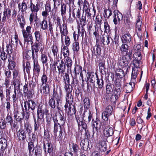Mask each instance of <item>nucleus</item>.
I'll list each match as a JSON object with an SVG mask.
<instances>
[{"instance_id":"24","label":"nucleus","mask_w":156,"mask_h":156,"mask_svg":"<svg viewBox=\"0 0 156 156\" xmlns=\"http://www.w3.org/2000/svg\"><path fill=\"white\" fill-rule=\"evenodd\" d=\"M34 66H33V72L34 73L37 74L38 75L40 73V71L41 67L38 64L37 61L35 62L34 60Z\"/></svg>"},{"instance_id":"62","label":"nucleus","mask_w":156,"mask_h":156,"mask_svg":"<svg viewBox=\"0 0 156 156\" xmlns=\"http://www.w3.org/2000/svg\"><path fill=\"white\" fill-rule=\"evenodd\" d=\"M6 127V123L5 120L0 118V128L4 129Z\"/></svg>"},{"instance_id":"30","label":"nucleus","mask_w":156,"mask_h":156,"mask_svg":"<svg viewBox=\"0 0 156 156\" xmlns=\"http://www.w3.org/2000/svg\"><path fill=\"white\" fill-rule=\"evenodd\" d=\"M34 131H38L41 129L40 126L41 120L37 119V120H36L35 118H34Z\"/></svg>"},{"instance_id":"34","label":"nucleus","mask_w":156,"mask_h":156,"mask_svg":"<svg viewBox=\"0 0 156 156\" xmlns=\"http://www.w3.org/2000/svg\"><path fill=\"white\" fill-rule=\"evenodd\" d=\"M116 76V78L122 79L124 76V71L121 69H117L115 71Z\"/></svg>"},{"instance_id":"22","label":"nucleus","mask_w":156,"mask_h":156,"mask_svg":"<svg viewBox=\"0 0 156 156\" xmlns=\"http://www.w3.org/2000/svg\"><path fill=\"white\" fill-rule=\"evenodd\" d=\"M80 145L82 149L85 151H88L90 149L89 147V141L88 140H83L81 141Z\"/></svg>"},{"instance_id":"29","label":"nucleus","mask_w":156,"mask_h":156,"mask_svg":"<svg viewBox=\"0 0 156 156\" xmlns=\"http://www.w3.org/2000/svg\"><path fill=\"white\" fill-rule=\"evenodd\" d=\"M75 118L77 123H78L83 120L85 116V112H84L83 115L81 113L79 112L77 115H75Z\"/></svg>"},{"instance_id":"48","label":"nucleus","mask_w":156,"mask_h":156,"mask_svg":"<svg viewBox=\"0 0 156 156\" xmlns=\"http://www.w3.org/2000/svg\"><path fill=\"white\" fill-rule=\"evenodd\" d=\"M113 86L111 83H108L106 87V92L107 94H111L113 91Z\"/></svg>"},{"instance_id":"53","label":"nucleus","mask_w":156,"mask_h":156,"mask_svg":"<svg viewBox=\"0 0 156 156\" xmlns=\"http://www.w3.org/2000/svg\"><path fill=\"white\" fill-rule=\"evenodd\" d=\"M6 123H9L11 126H12L13 120L12 116L10 115H8L6 117V120L5 121Z\"/></svg>"},{"instance_id":"56","label":"nucleus","mask_w":156,"mask_h":156,"mask_svg":"<svg viewBox=\"0 0 156 156\" xmlns=\"http://www.w3.org/2000/svg\"><path fill=\"white\" fill-rule=\"evenodd\" d=\"M80 48L79 43L76 41L74 42L72 44V49L74 51L77 52Z\"/></svg>"},{"instance_id":"44","label":"nucleus","mask_w":156,"mask_h":156,"mask_svg":"<svg viewBox=\"0 0 156 156\" xmlns=\"http://www.w3.org/2000/svg\"><path fill=\"white\" fill-rule=\"evenodd\" d=\"M112 14V12L111 10L109 9H106L104 10V16L105 18L108 19Z\"/></svg>"},{"instance_id":"21","label":"nucleus","mask_w":156,"mask_h":156,"mask_svg":"<svg viewBox=\"0 0 156 156\" xmlns=\"http://www.w3.org/2000/svg\"><path fill=\"white\" fill-rule=\"evenodd\" d=\"M92 55H94L95 56L99 55L101 53V48L100 45L98 44H96L92 50Z\"/></svg>"},{"instance_id":"6","label":"nucleus","mask_w":156,"mask_h":156,"mask_svg":"<svg viewBox=\"0 0 156 156\" xmlns=\"http://www.w3.org/2000/svg\"><path fill=\"white\" fill-rule=\"evenodd\" d=\"M93 13L92 14L90 11V10L85 11V13H83L82 16L80 19V24L82 26H84L86 23V16H87V21L88 22L90 23L91 21V17L93 16L94 17L95 16L96 14V11L95 9L93 8Z\"/></svg>"},{"instance_id":"16","label":"nucleus","mask_w":156,"mask_h":156,"mask_svg":"<svg viewBox=\"0 0 156 156\" xmlns=\"http://www.w3.org/2000/svg\"><path fill=\"white\" fill-rule=\"evenodd\" d=\"M129 62L127 61L122 58L120 59L119 61V64L120 67L122 68L126 67V70H128V68H130V67L128 66Z\"/></svg>"},{"instance_id":"2","label":"nucleus","mask_w":156,"mask_h":156,"mask_svg":"<svg viewBox=\"0 0 156 156\" xmlns=\"http://www.w3.org/2000/svg\"><path fill=\"white\" fill-rule=\"evenodd\" d=\"M51 50L55 58L54 63L52 64V66H54L55 68L56 67L58 68L59 73H62L65 69V64L62 60L60 61L58 58V48L55 45H53L51 48Z\"/></svg>"},{"instance_id":"58","label":"nucleus","mask_w":156,"mask_h":156,"mask_svg":"<svg viewBox=\"0 0 156 156\" xmlns=\"http://www.w3.org/2000/svg\"><path fill=\"white\" fill-rule=\"evenodd\" d=\"M18 111H16L14 113V117L16 121L20 123L22 122L23 118L20 116H17Z\"/></svg>"},{"instance_id":"39","label":"nucleus","mask_w":156,"mask_h":156,"mask_svg":"<svg viewBox=\"0 0 156 156\" xmlns=\"http://www.w3.org/2000/svg\"><path fill=\"white\" fill-rule=\"evenodd\" d=\"M43 91L44 94L46 95L49 92V87L48 84H45V86L41 87V91Z\"/></svg>"},{"instance_id":"7","label":"nucleus","mask_w":156,"mask_h":156,"mask_svg":"<svg viewBox=\"0 0 156 156\" xmlns=\"http://www.w3.org/2000/svg\"><path fill=\"white\" fill-rule=\"evenodd\" d=\"M24 103L25 110L30 111L31 110L32 113L34 112L37 105L34 100L30 98L25 99L24 100Z\"/></svg>"},{"instance_id":"59","label":"nucleus","mask_w":156,"mask_h":156,"mask_svg":"<svg viewBox=\"0 0 156 156\" xmlns=\"http://www.w3.org/2000/svg\"><path fill=\"white\" fill-rule=\"evenodd\" d=\"M34 35L36 41H39L41 39L42 36L39 31H35L34 32Z\"/></svg>"},{"instance_id":"52","label":"nucleus","mask_w":156,"mask_h":156,"mask_svg":"<svg viewBox=\"0 0 156 156\" xmlns=\"http://www.w3.org/2000/svg\"><path fill=\"white\" fill-rule=\"evenodd\" d=\"M6 52L9 56L11 57V54L13 52L12 45L9 43L6 45Z\"/></svg>"},{"instance_id":"46","label":"nucleus","mask_w":156,"mask_h":156,"mask_svg":"<svg viewBox=\"0 0 156 156\" xmlns=\"http://www.w3.org/2000/svg\"><path fill=\"white\" fill-rule=\"evenodd\" d=\"M66 5L64 3L61 4V15L63 16L66 14Z\"/></svg>"},{"instance_id":"41","label":"nucleus","mask_w":156,"mask_h":156,"mask_svg":"<svg viewBox=\"0 0 156 156\" xmlns=\"http://www.w3.org/2000/svg\"><path fill=\"white\" fill-rule=\"evenodd\" d=\"M65 86L64 87L65 90L66 91V94L70 93L72 91L73 88L72 86L69 83H65Z\"/></svg>"},{"instance_id":"45","label":"nucleus","mask_w":156,"mask_h":156,"mask_svg":"<svg viewBox=\"0 0 156 156\" xmlns=\"http://www.w3.org/2000/svg\"><path fill=\"white\" fill-rule=\"evenodd\" d=\"M41 28L43 30H46L48 27L47 21L44 19L40 23Z\"/></svg>"},{"instance_id":"15","label":"nucleus","mask_w":156,"mask_h":156,"mask_svg":"<svg viewBox=\"0 0 156 156\" xmlns=\"http://www.w3.org/2000/svg\"><path fill=\"white\" fill-rule=\"evenodd\" d=\"M39 5H40L39 4L37 3L36 5L33 4L32 2L30 3V9L31 11L33 12H34L35 13V18H37V12L39 11Z\"/></svg>"},{"instance_id":"1","label":"nucleus","mask_w":156,"mask_h":156,"mask_svg":"<svg viewBox=\"0 0 156 156\" xmlns=\"http://www.w3.org/2000/svg\"><path fill=\"white\" fill-rule=\"evenodd\" d=\"M18 20L19 22L20 26L22 29V31L24 43L26 42L27 43H30L32 45L33 44V37L30 31L31 28L30 26H28L26 28V30L24 29L25 21L23 16V13H22L21 15L18 17Z\"/></svg>"},{"instance_id":"28","label":"nucleus","mask_w":156,"mask_h":156,"mask_svg":"<svg viewBox=\"0 0 156 156\" xmlns=\"http://www.w3.org/2000/svg\"><path fill=\"white\" fill-rule=\"evenodd\" d=\"M11 11L9 9L5 8L4 9L3 12V16L2 19V21L5 22L6 18V17L9 18L11 15Z\"/></svg>"},{"instance_id":"9","label":"nucleus","mask_w":156,"mask_h":156,"mask_svg":"<svg viewBox=\"0 0 156 156\" xmlns=\"http://www.w3.org/2000/svg\"><path fill=\"white\" fill-rule=\"evenodd\" d=\"M16 133L17 135L18 141L20 143H25V140L26 138V131L23 129H20L18 130H16Z\"/></svg>"},{"instance_id":"38","label":"nucleus","mask_w":156,"mask_h":156,"mask_svg":"<svg viewBox=\"0 0 156 156\" xmlns=\"http://www.w3.org/2000/svg\"><path fill=\"white\" fill-rule=\"evenodd\" d=\"M65 64L66 65L68 70L71 69V67L72 65V59L69 57H67L65 60Z\"/></svg>"},{"instance_id":"32","label":"nucleus","mask_w":156,"mask_h":156,"mask_svg":"<svg viewBox=\"0 0 156 156\" xmlns=\"http://www.w3.org/2000/svg\"><path fill=\"white\" fill-rule=\"evenodd\" d=\"M94 27L95 31L93 33V34L96 39V42L98 43L100 39L101 38V35L99 33L98 27L97 28L95 25L94 26Z\"/></svg>"},{"instance_id":"19","label":"nucleus","mask_w":156,"mask_h":156,"mask_svg":"<svg viewBox=\"0 0 156 156\" xmlns=\"http://www.w3.org/2000/svg\"><path fill=\"white\" fill-rule=\"evenodd\" d=\"M95 83H94V86L97 88H102L104 86V80L101 78H100L97 77Z\"/></svg>"},{"instance_id":"42","label":"nucleus","mask_w":156,"mask_h":156,"mask_svg":"<svg viewBox=\"0 0 156 156\" xmlns=\"http://www.w3.org/2000/svg\"><path fill=\"white\" fill-rule=\"evenodd\" d=\"M60 131L59 134L58 136V141H61L64 135L63 132H65V130L63 127H59Z\"/></svg>"},{"instance_id":"12","label":"nucleus","mask_w":156,"mask_h":156,"mask_svg":"<svg viewBox=\"0 0 156 156\" xmlns=\"http://www.w3.org/2000/svg\"><path fill=\"white\" fill-rule=\"evenodd\" d=\"M114 14L113 16V22L115 25L119 24L121 20L123 18L122 14L120 12H114Z\"/></svg>"},{"instance_id":"25","label":"nucleus","mask_w":156,"mask_h":156,"mask_svg":"<svg viewBox=\"0 0 156 156\" xmlns=\"http://www.w3.org/2000/svg\"><path fill=\"white\" fill-rule=\"evenodd\" d=\"M20 79H13V84L14 86V90H20Z\"/></svg>"},{"instance_id":"36","label":"nucleus","mask_w":156,"mask_h":156,"mask_svg":"<svg viewBox=\"0 0 156 156\" xmlns=\"http://www.w3.org/2000/svg\"><path fill=\"white\" fill-rule=\"evenodd\" d=\"M99 147L101 151H105L107 148L106 142L99 141Z\"/></svg>"},{"instance_id":"64","label":"nucleus","mask_w":156,"mask_h":156,"mask_svg":"<svg viewBox=\"0 0 156 156\" xmlns=\"http://www.w3.org/2000/svg\"><path fill=\"white\" fill-rule=\"evenodd\" d=\"M2 51L0 55V57L1 59L6 61L7 57V54L4 51V49H2Z\"/></svg>"},{"instance_id":"55","label":"nucleus","mask_w":156,"mask_h":156,"mask_svg":"<svg viewBox=\"0 0 156 156\" xmlns=\"http://www.w3.org/2000/svg\"><path fill=\"white\" fill-rule=\"evenodd\" d=\"M83 103L84 107L85 108H86L87 109L89 108L90 106V101L88 98H85L83 100Z\"/></svg>"},{"instance_id":"37","label":"nucleus","mask_w":156,"mask_h":156,"mask_svg":"<svg viewBox=\"0 0 156 156\" xmlns=\"http://www.w3.org/2000/svg\"><path fill=\"white\" fill-rule=\"evenodd\" d=\"M41 60L43 65L47 64L48 60V58L46 54L44 53H42V50H41Z\"/></svg>"},{"instance_id":"4","label":"nucleus","mask_w":156,"mask_h":156,"mask_svg":"<svg viewBox=\"0 0 156 156\" xmlns=\"http://www.w3.org/2000/svg\"><path fill=\"white\" fill-rule=\"evenodd\" d=\"M122 79L118 78H116L115 81L114 93L111 97L112 102H115L120 96L122 89Z\"/></svg>"},{"instance_id":"50","label":"nucleus","mask_w":156,"mask_h":156,"mask_svg":"<svg viewBox=\"0 0 156 156\" xmlns=\"http://www.w3.org/2000/svg\"><path fill=\"white\" fill-rule=\"evenodd\" d=\"M8 61L9 62L8 65L9 69L10 70H13L16 66V63L14 61L10 60V58H8Z\"/></svg>"},{"instance_id":"17","label":"nucleus","mask_w":156,"mask_h":156,"mask_svg":"<svg viewBox=\"0 0 156 156\" xmlns=\"http://www.w3.org/2000/svg\"><path fill=\"white\" fill-rule=\"evenodd\" d=\"M62 92L60 89H58L57 87L56 89L55 88L53 89V96L56 100L61 99Z\"/></svg>"},{"instance_id":"57","label":"nucleus","mask_w":156,"mask_h":156,"mask_svg":"<svg viewBox=\"0 0 156 156\" xmlns=\"http://www.w3.org/2000/svg\"><path fill=\"white\" fill-rule=\"evenodd\" d=\"M124 44L123 43L120 47V51L122 52V53L129 48V46L127 44Z\"/></svg>"},{"instance_id":"14","label":"nucleus","mask_w":156,"mask_h":156,"mask_svg":"<svg viewBox=\"0 0 156 156\" xmlns=\"http://www.w3.org/2000/svg\"><path fill=\"white\" fill-rule=\"evenodd\" d=\"M88 76L87 79L88 80H89L90 82L92 83H94L96 80H97V78L98 77V75L94 74V73L88 72L87 73Z\"/></svg>"},{"instance_id":"10","label":"nucleus","mask_w":156,"mask_h":156,"mask_svg":"<svg viewBox=\"0 0 156 156\" xmlns=\"http://www.w3.org/2000/svg\"><path fill=\"white\" fill-rule=\"evenodd\" d=\"M7 146V141L5 138L0 139V156H3Z\"/></svg>"},{"instance_id":"27","label":"nucleus","mask_w":156,"mask_h":156,"mask_svg":"<svg viewBox=\"0 0 156 156\" xmlns=\"http://www.w3.org/2000/svg\"><path fill=\"white\" fill-rule=\"evenodd\" d=\"M104 133L107 136H112L113 134V130L112 128L107 126L104 131Z\"/></svg>"},{"instance_id":"8","label":"nucleus","mask_w":156,"mask_h":156,"mask_svg":"<svg viewBox=\"0 0 156 156\" xmlns=\"http://www.w3.org/2000/svg\"><path fill=\"white\" fill-rule=\"evenodd\" d=\"M49 111L46 106L39 105L37 108V119L41 120L44 118V115H47Z\"/></svg>"},{"instance_id":"13","label":"nucleus","mask_w":156,"mask_h":156,"mask_svg":"<svg viewBox=\"0 0 156 156\" xmlns=\"http://www.w3.org/2000/svg\"><path fill=\"white\" fill-rule=\"evenodd\" d=\"M101 41L104 45H108L111 41L113 42L112 38L108 34L103 35L101 38Z\"/></svg>"},{"instance_id":"47","label":"nucleus","mask_w":156,"mask_h":156,"mask_svg":"<svg viewBox=\"0 0 156 156\" xmlns=\"http://www.w3.org/2000/svg\"><path fill=\"white\" fill-rule=\"evenodd\" d=\"M123 20L124 24L126 26H129L131 23V22L130 20L129 16L128 14H127L125 16Z\"/></svg>"},{"instance_id":"3","label":"nucleus","mask_w":156,"mask_h":156,"mask_svg":"<svg viewBox=\"0 0 156 156\" xmlns=\"http://www.w3.org/2000/svg\"><path fill=\"white\" fill-rule=\"evenodd\" d=\"M133 57L136 60L133 62L132 72V79H136L138 73V68H139L140 62L141 59V55L140 51L135 52L133 55Z\"/></svg>"},{"instance_id":"5","label":"nucleus","mask_w":156,"mask_h":156,"mask_svg":"<svg viewBox=\"0 0 156 156\" xmlns=\"http://www.w3.org/2000/svg\"><path fill=\"white\" fill-rule=\"evenodd\" d=\"M53 120L54 123L53 132L55 135L58 131L59 127H63L65 122L63 117L60 114L59 115L55 116L53 117Z\"/></svg>"},{"instance_id":"60","label":"nucleus","mask_w":156,"mask_h":156,"mask_svg":"<svg viewBox=\"0 0 156 156\" xmlns=\"http://www.w3.org/2000/svg\"><path fill=\"white\" fill-rule=\"evenodd\" d=\"M42 150L40 147H37L35 150L34 155L35 156H42Z\"/></svg>"},{"instance_id":"11","label":"nucleus","mask_w":156,"mask_h":156,"mask_svg":"<svg viewBox=\"0 0 156 156\" xmlns=\"http://www.w3.org/2000/svg\"><path fill=\"white\" fill-rule=\"evenodd\" d=\"M102 123L99 120H92V126H93V134L95 133V129L96 131L98 132V130L100 129H103L105 126L102 125Z\"/></svg>"},{"instance_id":"20","label":"nucleus","mask_w":156,"mask_h":156,"mask_svg":"<svg viewBox=\"0 0 156 156\" xmlns=\"http://www.w3.org/2000/svg\"><path fill=\"white\" fill-rule=\"evenodd\" d=\"M135 79H131V81H133V83L130 82L129 83H126L125 85V88L127 93L131 92L133 90V89L135 86V84L133 82V80Z\"/></svg>"},{"instance_id":"49","label":"nucleus","mask_w":156,"mask_h":156,"mask_svg":"<svg viewBox=\"0 0 156 156\" xmlns=\"http://www.w3.org/2000/svg\"><path fill=\"white\" fill-rule=\"evenodd\" d=\"M12 73L13 79H20V74L18 70L14 69Z\"/></svg>"},{"instance_id":"33","label":"nucleus","mask_w":156,"mask_h":156,"mask_svg":"<svg viewBox=\"0 0 156 156\" xmlns=\"http://www.w3.org/2000/svg\"><path fill=\"white\" fill-rule=\"evenodd\" d=\"M66 69V66L65 65V69L64 72L62 73H59V71H58V73L59 74H62V76L63 77V79L64 80V81L65 83H69V75L66 73H65V71Z\"/></svg>"},{"instance_id":"31","label":"nucleus","mask_w":156,"mask_h":156,"mask_svg":"<svg viewBox=\"0 0 156 156\" xmlns=\"http://www.w3.org/2000/svg\"><path fill=\"white\" fill-rule=\"evenodd\" d=\"M103 18L101 15H97L96 17L95 18V24L96 26H98V25L99 26L100 28H101V25L103 23Z\"/></svg>"},{"instance_id":"18","label":"nucleus","mask_w":156,"mask_h":156,"mask_svg":"<svg viewBox=\"0 0 156 156\" xmlns=\"http://www.w3.org/2000/svg\"><path fill=\"white\" fill-rule=\"evenodd\" d=\"M121 39L123 43L127 44L131 41V36L129 33H126L122 36Z\"/></svg>"},{"instance_id":"40","label":"nucleus","mask_w":156,"mask_h":156,"mask_svg":"<svg viewBox=\"0 0 156 156\" xmlns=\"http://www.w3.org/2000/svg\"><path fill=\"white\" fill-rule=\"evenodd\" d=\"M68 113L70 115H72L73 114H75L76 113V109L74 105H72L71 106V105H69L68 108Z\"/></svg>"},{"instance_id":"35","label":"nucleus","mask_w":156,"mask_h":156,"mask_svg":"<svg viewBox=\"0 0 156 156\" xmlns=\"http://www.w3.org/2000/svg\"><path fill=\"white\" fill-rule=\"evenodd\" d=\"M48 78L47 73L45 72H43L41 78V85L43 86L44 84H47Z\"/></svg>"},{"instance_id":"54","label":"nucleus","mask_w":156,"mask_h":156,"mask_svg":"<svg viewBox=\"0 0 156 156\" xmlns=\"http://www.w3.org/2000/svg\"><path fill=\"white\" fill-rule=\"evenodd\" d=\"M48 104L52 108H55L56 107L55 101L53 98H51L50 99L48 102Z\"/></svg>"},{"instance_id":"61","label":"nucleus","mask_w":156,"mask_h":156,"mask_svg":"<svg viewBox=\"0 0 156 156\" xmlns=\"http://www.w3.org/2000/svg\"><path fill=\"white\" fill-rule=\"evenodd\" d=\"M82 68L80 66L76 65H75L74 71L76 74H78L79 73L82 72Z\"/></svg>"},{"instance_id":"43","label":"nucleus","mask_w":156,"mask_h":156,"mask_svg":"<svg viewBox=\"0 0 156 156\" xmlns=\"http://www.w3.org/2000/svg\"><path fill=\"white\" fill-rule=\"evenodd\" d=\"M23 65L24 68L25 67L26 72L28 73L30 72V70L31 69L30 63L28 61H27L26 62L24 61L23 62Z\"/></svg>"},{"instance_id":"26","label":"nucleus","mask_w":156,"mask_h":156,"mask_svg":"<svg viewBox=\"0 0 156 156\" xmlns=\"http://www.w3.org/2000/svg\"><path fill=\"white\" fill-rule=\"evenodd\" d=\"M42 47L41 44L39 42H36L32 46V50L35 51L36 52V55L37 56V53L39 51V48Z\"/></svg>"},{"instance_id":"51","label":"nucleus","mask_w":156,"mask_h":156,"mask_svg":"<svg viewBox=\"0 0 156 156\" xmlns=\"http://www.w3.org/2000/svg\"><path fill=\"white\" fill-rule=\"evenodd\" d=\"M78 128L79 129H80L81 127L83 129H86L87 128V125L86 123L83 121L77 123Z\"/></svg>"},{"instance_id":"63","label":"nucleus","mask_w":156,"mask_h":156,"mask_svg":"<svg viewBox=\"0 0 156 156\" xmlns=\"http://www.w3.org/2000/svg\"><path fill=\"white\" fill-rule=\"evenodd\" d=\"M70 94V93L66 94V102H68L69 104V103L70 102H73V98L72 97V94Z\"/></svg>"},{"instance_id":"23","label":"nucleus","mask_w":156,"mask_h":156,"mask_svg":"<svg viewBox=\"0 0 156 156\" xmlns=\"http://www.w3.org/2000/svg\"><path fill=\"white\" fill-rule=\"evenodd\" d=\"M64 25L65 24H62V29L60 30L62 43H63L64 37L67 35L68 33L67 27L66 26H64Z\"/></svg>"}]
</instances>
